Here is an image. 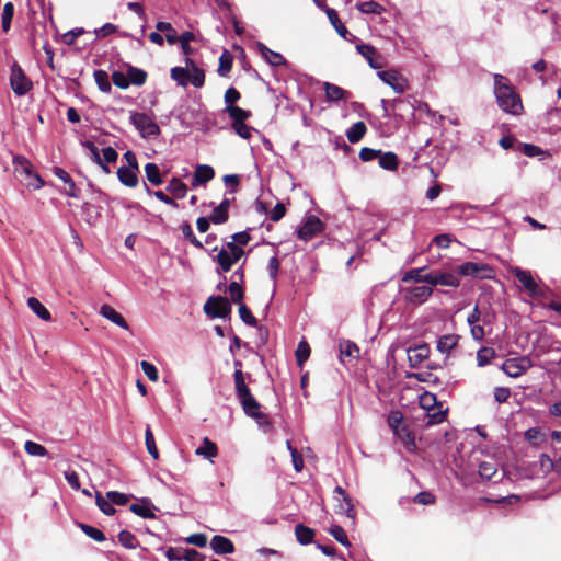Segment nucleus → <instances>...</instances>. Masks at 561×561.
<instances>
[{
  "label": "nucleus",
  "instance_id": "1",
  "mask_svg": "<svg viewBox=\"0 0 561 561\" xmlns=\"http://www.w3.org/2000/svg\"><path fill=\"white\" fill-rule=\"evenodd\" d=\"M494 93L499 106L512 115H520L524 111L520 95L510 83L508 79L502 75H494Z\"/></svg>",
  "mask_w": 561,
  "mask_h": 561
},
{
  "label": "nucleus",
  "instance_id": "2",
  "mask_svg": "<svg viewBox=\"0 0 561 561\" xmlns=\"http://www.w3.org/2000/svg\"><path fill=\"white\" fill-rule=\"evenodd\" d=\"M13 172L15 178L27 188L38 190L44 186V180L34 171L31 161L21 154L13 156Z\"/></svg>",
  "mask_w": 561,
  "mask_h": 561
},
{
  "label": "nucleus",
  "instance_id": "3",
  "mask_svg": "<svg viewBox=\"0 0 561 561\" xmlns=\"http://www.w3.org/2000/svg\"><path fill=\"white\" fill-rule=\"evenodd\" d=\"M388 425L392 430L396 437H398L408 451H414L415 436L405 423L403 414L399 410H393L388 415Z\"/></svg>",
  "mask_w": 561,
  "mask_h": 561
},
{
  "label": "nucleus",
  "instance_id": "4",
  "mask_svg": "<svg viewBox=\"0 0 561 561\" xmlns=\"http://www.w3.org/2000/svg\"><path fill=\"white\" fill-rule=\"evenodd\" d=\"M156 28L158 31H169L170 33L165 35V41L171 45L179 42L181 49L186 57L192 54L193 48L190 46V42L195 39L194 33L185 31L180 36H178L176 31L173 28L171 23L162 21L157 23Z\"/></svg>",
  "mask_w": 561,
  "mask_h": 561
},
{
  "label": "nucleus",
  "instance_id": "5",
  "mask_svg": "<svg viewBox=\"0 0 561 561\" xmlns=\"http://www.w3.org/2000/svg\"><path fill=\"white\" fill-rule=\"evenodd\" d=\"M10 85L14 94L18 96L25 95L33 88L31 79L25 75L24 70L16 61L11 66Z\"/></svg>",
  "mask_w": 561,
  "mask_h": 561
},
{
  "label": "nucleus",
  "instance_id": "6",
  "mask_svg": "<svg viewBox=\"0 0 561 561\" xmlns=\"http://www.w3.org/2000/svg\"><path fill=\"white\" fill-rule=\"evenodd\" d=\"M130 123L140 133L142 138H151L160 135L159 125L146 113H133Z\"/></svg>",
  "mask_w": 561,
  "mask_h": 561
},
{
  "label": "nucleus",
  "instance_id": "7",
  "mask_svg": "<svg viewBox=\"0 0 561 561\" xmlns=\"http://www.w3.org/2000/svg\"><path fill=\"white\" fill-rule=\"evenodd\" d=\"M231 305L227 297L210 296L204 305V312L211 318H227L231 313Z\"/></svg>",
  "mask_w": 561,
  "mask_h": 561
},
{
  "label": "nucleus",
  "instance_id": "8",
  "mask_svg": "<svg viewBox=\"0 0 561 561\" xmlns=\"http://www.w3.org/2000/svg\"><path fill=\"white\" fill-rule=\"evenodd\" d=\"M457 274L458 276L461 275L472 276L480 279H491L493 278L494 271L490 265L484 263L465 262L457 267Z\"/></svg>",
  "mask_w": 561,
  "mask_h": 561
},
{
  "label": "nucleus",
  "instance_id": "9",
  "mask_svg": "<svg viewBox=\"0 0 561 561\" xmlns=\"http://www.w3.org/2000/svg\"><path fill=\"white\" fill-rule=\"evenodd\" d=\"M533 366L528 356L508 358L502 364V370L512 378H518Z\"/></svg>",
  "mask_w": 561,
  "mask_h": 561
},
{
  "label": "nucleus",
  "instance_id": "10",
  "mask_svg": "<svg viewBox=\"0 0 561 561\" xmlns=\"http://www.w3.org/2000/svg\"><path fill=\"white\" fill-rule=\"evenodd\" d=\"M377 75L379 79L390 85L396 93L402 94L409 89L408 79L397 70H379Z\"/></svg>",
  "mask_w": 561,
  "mask_h": 561
},
{
  "label": "nucleus",
  "instance_id": "11",
  "mask_svg": "<svg viewBox=\"0 0 561 561\" xmlns=\"http://www.w3.org/2000/svg\"><path fill=\"white\" fill-rule=\"evenodd\" d=\"M239 401L243 409V412L248 416L254 419L259 424L268 423L267 415L261 411V404L253 397L252 393H249V394L240 398Z\"/></svg>",
  "mask_w": 561,
  "mask_h": 561
},
{
  "label": "nucleus",
  "instance_id": "12",
  "mask_svg": "<svg viewBox=\"0 0 561 561\" xmlns=\"http://www.w3.org/2000/svg\"><path fill=\"white\" fill-rule=\"evenodd\" d=\"M514 275L530 297H546V290L538 286L529 271L516 267Z\"/></svg>",
  "mask_w": 561,
  "mask_h": 561
},
{
  "label": "nucleus",
  "instance_id": "13",
  "mask_svg": "<svg viewBox=\"0 0 561 561\" xmlns=\"http://www.w3.org/2000/svg\"><path fill=\"white\" fill-rule=\"evenodd\" d=\"M324 229L323 222L314 215L306 218L302 226L298 229L297 236L300 240L309 241Z\"/></svg>",
  "mask_w": 561,
  "mask_h": 561
},
{
  "label": "nucleus",
  "instance_id": "14",
  "mask_svg": "<svg viewBox=\"0 0 561 561\" xmlns=\"http://www.w3.org/2000/svg\"><path fill=\"white\" fill-rule=\"evenodd\" d=\"M427 284L431 286H447V287H458L460 285V279L457 274V270L455 272L447 271H432L430 272V278H427Z\"/></svg>",
  "mask_w": 561,
  "mask_h": 561
},
{
  "label": "nucleus",
  "instance_id": "15",
  "mask_svg": "<svg viewBox=\"0 0 561 561\" xmlns=\"http://www.w3.org/2000/svg\"><path fill=\"white\" fill-rule=\"evenodd\" d=\"M433 294L432 286L421 285L403 289V296L408 304L417 306L424 304Z\"/></svg>",
  "mask_w": 561,
  "mask_h": 561
},
{
  "label": "nucleus",
  "instance_id": "16",
  "mask_svg": "<svg viewBox=\"0 0 561 561\" xmlns=\"http://www.w3.org/2000/svg\"><path fill=\"white\" fill-rule=\"evenodd\" d=\"M334 499L337 502V513L345 514L352 520L355 519L356 512L352 502L351 496L342 486H335Z\"/></svg>",
  "mask_w": 561,
  "mask_h": 561
},
{
  "label": "nucleus",
  "instance_id": "17",
  "mask_svg": "<svg viewBox=\"0 0 561 561\" xmlns=\"http://www.w3.org/2000/svg\"><path fill=\"white\" fill-rule=\"evenodd\" d=\"M129 510L139 517L153 519L156 518L154 511L158 508L149 497H142L137 503H133Z\"/></svg>",
  "mask_w": 561,
  "mask_h": 561
},
{
  "label": "nucleus",
  "instance_id": "18",
  "mask_svg": "<svg viewBox=\"0 0 561 561\" xmlns=\"http://www.w3.org/2000/svg\"><path fill=\"white\" fill-rule=\"evenodd\" d=\"M356 50L367 60L373 69H381L382 65L379 61L380 55L377 49L369 44L356 45Z\"/></svg>",
  "mask_w": 561,
  "mask_h": 561
},
{
  "label": "nucleus",
  "instance_id": "19",
  "mask_svg": "<svg viewBox=\"0 0 561 561\" xmlns=\"http://www.w3.org/2000/svg\"><path fill=\"white\" fill-rule=\"evenodd\" d=\"M210 548L216 554H229L234 551L233 542L221 535H216L211 538Z\"/></svg>",
  "mask_w": 561,
  "mask_h": 561
},
{
  "label": "nucleus",
  "instance_id": "20",
  "mask_svg": "<svg viewBox=\"0 0 561 561\" xmlns=\"http://www.w3.org/2000/svg\"><path fill=\"white\" fill-rule=\"evenodd\" d=\"M231 205V201L229 198H224L218 206H216L211 214L210 220L215 225H221L228 221L229 219V208Z\"/></svg>",
  "mask_w": 561,
  "mask_h": 561
},
{
  "label": "nucleus",
  "instance_id": "21",
  "mask_svg": "<svg viewBox=\"0 0 561 561\" xmlns=\"http://www.w3.org/2000/svg\"><path fill=\"white\" fill-rule=\"evenodd\" d=\"M139 169L127 168L122 165L117 170V178L119 182L127 187H136L138 185Z\"/></svg>",
  "mask_w": 561,
  "mask_h": 561
},
{
  "label": "nucleus",
  "instance_id": "22",
  "mask_svg": "<svg viewBox=\"0 0 561 561\" xmlns=\"http://www.w3.org/2000/svg\"><path fill=\"white\" fill-rule=\"evenodd\" d=\"M53 172L58 179H60L67 185L65 194L68 195L69 197L78 198L79 190L77 188L76 183L69 175V173L59 167H55Z\"/></svg>",
  "mask_w": 561,
  "mask_h": 561
},
{
  "label": "nucleus",
  "instance_id": "23",
  "mask_svg": "<svg viewBox=\"0 0 561 561\" xmlns=\"http://www.w3.org/2000/svg\"><path fill=\"white\" fill-rule=\"evenodd\" d=\"M100 314L110 320L111 322H113L114 324L118 325L119 328L124 330H129V325L125 318L119 312H117L112 306H101Z\"/></svg>",
  "mask_w": 561,
  "mask_h": 561
},
{
  "label": "nucleus",
  "instance_id": "24",
  "mask_svg": "<svg viewBox=\"0 0 561 561\" xmlns=\"http://www.w3.org/2000/svg\"><path fill=\"white\" fill-rule=\"evenodd\" d=\"M185 65L190 68L188 82H191L195 88H202L205 84V71L198 68L190 57L185 58Z\"/></svg>",
  "mask_w": 561,
  "mask_h": 561
},
{
  "label": "nucleus",
  "instance_id": "25",
  "mask_svg": "<svg viewBox=\"0 0 561 561\" xmlns=\"http://www.w3.org/2000/svg\"><path fill=\"white\" fill-rule=\"evenodd\" d=\"M261 56L272 66L279 67L286 64V59L277 51L270 49L263 43H257Z\"/></svg>",
  "mask_w": 561,
  "mask_h": 561
},
{
  "label": "nucleus",
  "instance_id": "26",
  "mask_svg": "<svg viewBox=\"0 0 561 561\" xmlns=\"http://www.w3.org/2000/svg\"><path fill=\"white\" fill-rule=\"evenodd\" d=\"M215 176V171L210 165L201 164L197 165L193 175L192 185L205 184L211 181Z\"/></svg>",
  "mask_w": 561,
  "mask_h": 561
},
{
  "label": "nucleus",
  "instance_id": "27",
  "mask_svg": "<svg viewBox=\"0 0 561 561\" xmlns=\"http://www.w3.org/2000/svg\"><path fill=\"white\" fill-rule=\"evenodd\" d=\"M460 336L458 334H445L437 341V351L442 354L449 355L459 343Z\"/></svg>",
  "mask_w": 561,
  "mask_h": 561
},
{
  "label": "nucleus",
  "instance_id": "28",
  "mask_svg": "<svg viewBox=\"0 0 561 561\" xmlns=\"http://www.w3.org/2000/svg\"><path fill=\"white\" fill-rule=\"evenodd\" d=\"M325 13L328 15V19L330 21V23L332 24V26L334 27V30L336 31V33L344 39H348V35L350 36H353L348 30L346 28V26L342 23L336 10L332 9V8H328L325 10Z\"/></svg>",
  "mask_w": 561,
  "mask_h": 561
},
{
  "label": "nucleus",
  "instance_id": "29",
  "mask_svg": "<svg viewBox=\"0 0 561 561\" xmlns=\"http://www.w3.org/2000/svg\"><path fill=\"white\" fill-rule=\"evenodd\" d=\"M323 88L328 101L337 102L350 96V92H347L346 90L342 89L336 84L324 82Z\"/></svg>",
  "mask_w": 561,
  "mask_h": 561
},
{
  "label": "nucleus",
  "instance_id": "30",
  "mask_svg": "<svg viewBox=\"0 0 561 561\" xmlns=\"http://www.w3.org/2000/svg\"><path fill=\"white\" fill-rule=\"evenodd\" d=\"M82 146L89 150L91 160L98 164L102 171L106 174L111 173L110 167L103 162L102 157L100 154L99 148L95 146L94 142L90 140H85Z\"/></svg>",
  "mask_w": 561,
  "mask_h": 561
},
{
  "label": "nucleus",
  "instance_id": "31",
  "mask_svg": "<svg viewBox=\"0 0 561 561\" xmlns=\"http://www.w3.org/2000/svg\"><path fill=\"white\" fill-rule=\"evenodd\" d=\"M314 535H316L314 529H312L304 524H297L295 526V536H296L297 541L300 545L306 546V545L311 543L314 539Z\"/></svg>",
  "mask_w": 561,
  "mask_h": 561
},
{
  "label": "nucleus",
  "instance_id": "32",
  "mask_svg": "<svg viewBox=\"0 0 561 561\" xmlns=\"http://www.w3.org/2000/svg\"><path fill=\"white\" fill-rule=\"evenodd\" d=\"M427 270L426 266L420 268H412L404 273L402 276L403 283L414 282V283H426L427 278H430V272L425 273Z\"/></svg>",
  "mask_w": 561,
  "mask_h": 561
},
{
  "label": "nucleus",
  "instance_id": "33",
  "mask_svg": "<svg viewBox=\"0 0 561 561\" xmlns=\"http://www.w3.org/2000/svg\"><path fill=\"white\" fill-rule=\"evenodd\" d=\"M213 260L218 264V273L229 272L234 264L227 249H220L217 255L213 257Z\"/></svg>",
  "mask_w": 561,
  "mask_h": 561
},
{
  "label": "nucleus",
  "instance_id": "34",
  "mask_svg": "<svg viewBox=\"0 0 561 561\" xmlns=\"http://www.w3.org/2000/svg\"><path fill=\"white\" fill-rule=\"evenodd\" d=\"M367 131L366 124L362 121L354 123L347 130L346 137L351 144H356L363 139Z\"/></svg>",
  "mask_w": 561,
  "mask_h": 561
},
{
  "label": "nucleus",
  "instance_id": "35",
  "mask_svg": "<svg viewBox=\"0 0 561 561\" xmlns=\"http://www.w3.org/2000/svg\"><path fill=\"white\" fill-rule=\"evenodd\" d=\"M28 308L43 321H50L51 314L47 308L35 297L27 299Z\"/></svg>",
  "mask_w": 561,
  "mask_h": 561
},
{
  "label": "nucleus",
  "instance_id": "36",
  "mask_svg": "<svg viewBox=\"0 0 561 561\" xmlns=\"http://www.w3.org/2000/svg\"><path fill=\"white\" fill-rule=\"evenodd\" d=\"M195 454L207 459H213L218 455V447L208 437H204L203 445L195 450Z\"/></svg>",
  "mask_w": 561,
  "mask_h": 561
},
{
  "label": "nucleus",
  "instance_id": "37",
  "mask_svg": "<svg viewBox=\"0 0 561 561\" xmlns=\"http://www.w3.org/2000/svg\"><path fill=\"white\" fill-rule=\"evenodd\" d=\"M165 190L179 199L184 198L187 193L186 184L179 178H172Z\"/></svg>",
  "mask_w": 561,
  "mask_h": 561
},
{
  "label": "nucleus",
  "instance_id": "38",
  "mask_svg": "<svg viewBox=\"0 0 561 561\" xmlns=\"http://www.w3.org/2000/svg\"><path fill=\"white\" fill-rule=\"evenodd\" d=\"M409 353V360L412 366H415L420 363H422L425 358H427L430 354V348L426 344L420 345L414 348H410L408 351Z\"/></svg>",
  "mask_w": 561,
  "mask_h": 561
},
{
  "label": "nucleus",
  "instance_id": "39",
  "mask_svg": "<svg viewBox=\"0 0 561 561\" xmlns=\"http://www.w3.org/2000/svg\"><path fill=\"white\" fill-rule=\"evenodd\" d=\"M225 112L231 118L232 124L243 123L251 117V112L239 106H226Z\"/></svg>",
  "mask_w": 561,
  "mask_h": 561
},
{
  "label": "nucleus",
  "instance_id": "40",
  "mask_svg": "<svg viewBox=\"0 0 561 561\" xmlns=\"http://www.w3.org/2000/svg\"><path fill=\"white\" fill-rule=\"evenodd\" d=\"M233 65V55L229 50H224L219 57V67L217 72L220 77H227Z\"/></svg>",
  "mask_w": 561,
  "mask_h": 561
},
{
  "label": "nucleus",
  "instance_id": "41",
  "mask_svg": "<svg viewBox=\"0 0 561 561\" xmlns=\"http://www.w3.org/2000/svg\"><path fill=\"white\" fill-rule=\"evenodd\" d=\"M379 159V165L388 171H394L398 169L399 160L396 153L388 151L386 153H382L380 151V156H378Z\"/></svg>",
  "mask_w": 561,
  "mask_h": 561
},
{
  "label": "nucleus",
  "instance_id": "42",
  "mask_svg": "<svg viewBox=\"0 0 561 561\" xmlns=\"http://www.w3.org/2000/svg\"><path fill=\"white\" fill-rule=\"evenodd\" d=\"M496 357L495 350L489 346H482L477 352V365L479 367H484Z\"/></svg>",
  "mask_w": 561,
  "mask_h": 561
},
{
  "label": "nucleus",
  "instance_id": "43",
  "mask_svg": "<svg viewBox=\"0 0 561 561\" xmlns=\"http://www.w3.org/2000/svg\"><path fill=\"white\" fill-rule=\"evenodd\" d=\"M233 378H234L236 394H237L238 399L251 393L249 387L245 383L244 374L241 369H236V371L233 374Z\"/></svg>",
  "mask_w": 561,
  "mask_h": 561
},
{
  "label": "nucleus",
  "instance_id": "44",
  "mask_svg": "<svg viewBox=\"0 0 561 561\" xmlns=\"http://www.w3.org/2000/svg\"><path fill=\"white\" fill-rule=\"evenodd\" d=\"M145 173L148 182H150L153 185H161L163 183L162 175L160 173L159 167L153 163L149 162L145 165Z\"/></svg>",
  "mask_w": 561,
  "mask_h": 561
},
{
  "label": "nucleus",
  "instance_id": "45",
  "mask_svg": "<svg viewBox=\"0 0 561 561\" xmlns=\"http://www.w3.org/2000/svg\"><path fill=\"white\" fill-rule=\"evenodd\" d=\"M129 84L142 85L147 80V72L140 68L129 66L127 69Z\"/></svg>",
  "mask_w": 561,
  "mask_h": 561
},
{
  "label": "nucleus",
  "instance_id": "46",
  "mask_svg": "<svg viewBox=\"0 0 561 561\" xmlns=\"http://www.w3.org/2000/svg\"><path fill=\"white\" fill-rule=\"evenodd\" d=\"M171 78L181 87H186L190 79V68L173 67L170 71Z\"/></svg>",
  "mask_w": 561,
  "mask_h": 561
},
{
  "label": "nucleus",
  "instance_id": "47",
  "mask_svg": "<svg viewBox=\"0 0 561 561\" xmlns=\"http://www.w3.org/2000/svg\"><path fill=\"white\" fill-rule=\"evenodd\" d=\"M340 357H359V347L352 341H343L340 343Z\"/></svg>",
  "mask_w": 561,
  "mask_h": 561
},
{
  "label": "nucleus",
  "instance_id": "48",
  "mask_svg": "<svg viewBox=\"0 0 561 561\" xmlns=\"http://www.w3.org/2000/svg\"><path fill=\"white\" fill-rule=\"evenodd\" d=\"M117 538L118 542L127 549H135L139 545L136 536L129 530H121Z\"/></svg>",
  "mask_w": 561,
  "mask_h": 561
},
{
  "label": "nucleus",
  "instance_id": "49",
  "mask_svg": "<svg viewBox=\"0 0 561 561\" xmlns=\"http://www.w3.org/2000/svg\"><path fill=\"white\" fill-rule=\"evenodd\" d=\"M78 526L88 537H90L96 542H102L106 539L104 533L93 526H90L84 523H79Z\"/></svg>",
  "mask_w": 561,
  "mask_h": 561
},
{
  "label": "nucleus",
  "instance_id": "50",
  "mask_svg": "<svg viewBox=\"0 0 561 561\" xmlns=\"http://www.w3.org/2000/svg\"><path fill=\"white\" fill-rule=\"evenodd\" d=\"M497 474V467L493 462L483 461L479 465V476L484 480H492Z\"/></svg>",
  "mask_w": 561,
  "mask_h": 561
},
{
  "label": "nucleus",
  "instance_id": "51",
  "mask_svg": "<svg viewBox=\"0 0 561 561\" xmlns=\"http://www.w3.org/2000/svg\"><path fill=\"white\" fill-rule=\"evenodd\" d=\"M230 299L234 304H243L244 290L238 280H232L228 286Z\"/></svg>",
  "mask_w": 561,
  "mask_h": 561
},
{
  "label": "nucleus",
  "instance_id": "52",
  "mask_svg": "<svg viewBox=\"0 0 561 561\" xmlns=\"http://www.w3.org/2000/svg\"><path fill=\"white\" fill-rule=\"evenodd\" d=\"M329 534L342 546L351 547V542L347 538V535L344 530V528L340 525H332L329 528Z\"/></svg>",
  "mask_w": 561,
  "mask_h": 561
},
{
  "label": "nucleus",
  "instance_id": "53",
  "mask_svg": "<svg viewBox=\"0 0 561 561\" xmlns=\"http://www.w3.org/2000/svg\"><path fill=\"white\" fill-rule=\"evenodd\" d=\"M95 504L100 508V511L107 516H112L116 512V510L113 507L112 503L107 500V497L105 499L99 491L95 493Z\"/></svg>",
  "mask_w": 561,
  "mask_h": 561
},
{
  "label": "nucleus",
  "instance_id": "54",
  "mask_svg": "<svg viewBox=\"0 0 561 561\" xmlns=\"http://www.w3.org/2000/svg\"><path fill=\"white\" fill-rule=\"evenodd\" d=\"M146 448L153 459H159V450L156 445L153 433L150 426H147L145 432Z\"/></svg>",
  "mask_w": 561,
  "mask_h": 561
},
{
  "label": "nucleus",
  "instance_id": "55",
  "mask_svg": "<svg viewBox=\"0 0 561 561\" xmlns=\"http://www.w3.org/2000/svg\"><path fill=\"white\" fill-rule=\"evenodd\" d=\"M311 348L309 344L304 340L300 341L296 350L297 365L301 367L304 363L309 358Z\"/></svg>",
  "mask_w": 561,
  "mask_h": 561
},
{
  "label": "nucleus",
  "instance_id": "56",
  "mask_svg": "<svg viewBox=\"0 0 561 561\" xmlns=\"http://www.w3.org/2000/svg\"><path fill=\"white\" fill-rule=\"evenodd\" d=\"M94 79H95V82H96L99 89L102 92L108 93L111 91L112 85L108 80V75L104 70H95Z\"/></svg>",
  "mask_w": 561,
  "mask_h": 561
},
{
  "label": "nucleus",
  "instance_id": "57",
  "mask_svg": "<svg viewBox=\"0 0 561 561\" xmlns=\"http://www.w3.org/2000/svg\"><path fill=\"white\" fill-rule=\"evenodd\" d=\"M182 233L184 238L196 249H204V244L196 238L193 232V229L188 222H184L181 226Z\"/></svg>",
  "mask_w": 561,
  "mask_h": 561
},
{
  "label": "nucleus",
  "instance_id": "58",
  "mask_svg": "<svg viewBox=\"0 0 561 561\" xmlns=\"http://www.w3.org/2000/svg\"><path fill=\"white\" fill-rule=\"evenodd\" d=\"M13 14H14V5L12 2H7L3 7V12H2V21H1V24H2V30L4 32H8L11 27V22H12V19H13Z\"/></svg>",
  "mask_w": 561,
  "mask_h": 561
},
{
  "label": "nucleus",
  "instance_id": "59",
  "mask_svg": "<svg viewBox=\"0 0 561 561\" xmlns=\"http://www.w3.org/2000/svg\"><path fill=\"white\" fill-rule=\"evenodd\" d=\"M24 449L30 456L45 457L48 455L47 449L43 445L32 440L25 443Z\"/></svg>",
  "mask_w": 561,
  "mask_h": 561
},
{
  "label": "nucleus",
  "instance_id": "60",
  "mask_svg": "<svg viewBox=\"0 0 561 561\" xmlns=\"http://www.w3.org/2000/svg\"><path fill=\"white\" fill-rule=\"evenodd\" d=\"M442 404H439L438 409L434 408L432 411H427L426 416L428 419L427 425H435L442 423L447 414V410L443 411L440 409Z\"/></svg>",
  "mask_w": 561,
  "mask_h": 561
},
{
  "label": "nucleus",
  "instance_id": "61",
  "mask_svg": "<svg viewBox=\"0 0 561 561\" xmlns=\"http://www.w3.org/2000/svg\"><path fill=\"white\" fill-rule=\"evenodd\" d=\"M357 9L363 13H374V14H380L383 11L382 5H380L376 1H365L357 5Z\"/></svg>",
  "mask_w": 561,
  "mask_h": 561
},
{
  "label": "nucleus",
  "instance_id": "62",
  "mask_svg": "<svg viewBox=\"0 0 561 561\" xmlns=\"http://www.w3.org/2000/svg\"><path fill=\"white\" fill-rule=\"evenodd\" d=\"M106 497L114 505H126L133 495H127L118 491H108Z\"/></svg>",
  "mask_w": 561,
  "mask_h": 561
},
{
  "label": "nucleus",
  "instance_id": "63",
  "mask_svg": "<svg viewBox=\"0 0 561 561\" xmlns=\"http://www.w3.org/2000/svg\"><path fill=\"white\" fill-rule=\"evenodd\" d=\"M239 314L241 320L250 325L255 327L257 324L256 318L252 314L251 310L244 304L239 305Z\"/></svg>",
  "mask_w": 561,
  "mask_h": 561
},
{
  "label": "nucleus",
  "instance_id": "64",
  "mask_svg": "<svg viewBox=\"0 0 561 561\" xmlns=\"http://www.w3.org/2000/svg\"><path fill=\"white\" fill-rule=\"evenodd\" d=\"M420 405L422 409H424L428 412L434 410V408H436V405H437L436 396L433 393H430V392H424L420 397Z\"/></svg>",
  "mask_w": 561,
  "mask_h": 561
}]
</instances>
